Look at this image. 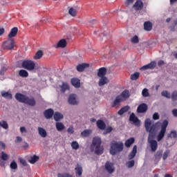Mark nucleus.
I'll return each instance as SVG.
<instances>
[{"mask_svg": "<svg viewBox=\"0 0 177 177\" xmlns=\"http://www.w3.org/2000/svg\"><path fill=\"white\" fill-rule=\"evenodd\" d=\"M157 124H160V122H156L152 124L150 119H146L145 122V129L147 132H149L148 143L149 144L151 150L153 153L157 151V149H158V142L154 140L156 133H157Z\"/></svg>", "mask_w": 177, "mask_h": 177, "instance_id": "f257e3e1", "label": "nucleus"}, {"mask_svg": "<svg viewBox=\"0 0 177 177\" xmlns=\"http://www.w3.org/2000/svg\"><path fill=\"white\" fill-rule=\"evenodd\" d=\"M15 99L20 103H24L25 104H27V106H30L31 107H34V106L37 104V101L34 97H28L20 93H17L15 94Z\"/></svg>", "mask_w": 177, "mask_h": 177, "instance_id": "f03ea898", "label": "nucleus"}, {"mask_svg": "<svg viewBox=\"0 0 177 177\" xmlns=\"http://www.w3.org/2000/svg\"><path fill=\"white\" fill-rule=\"evenodd\" d=\"M91 151H94L97 156H102L104 151V148L102 146V139L95 137L93 139V142L91 145Z\"/></svg>", "mask_w": 177, "mask_h": 177, "instance_id": "7ed1b4c3", "label": "nucleus"}, {"mask_svg": "<svg viewBox=\"0 0 177 177\" xmlns=\"http://www.w3.org/2000/svg\"><path fill=\"white\" fill-rule=\"evenodd\" d=\"M124 150V143L122 142L113 141L111 144L110 154L115 156L117 153H121Z\"/></svg>", "mask_w": 177, "mask_h": 177, "instance_id": "20e7f679", "label": "nucleus"}, {"mask_svg": "<svg viewBox=\"0 0 177 177\" xmlns=\"http://www.w3.org/2000/svg\"><path fill=\"white\" fill-rule=\"evenodd\" d=\"M167 127H168V120H164L161 126L160 131L157 136L158 142H161V140L164 139V136H165V132H167Z\"/></svg>", "mask_w": 177, "mask_h": 177, "instance_id": "39448f33", "label": "nucleus"}, {"mask_svg": "<svg viewBox=\"0 0 177 177\" xmlns=\"http://www.w3.org/2000/svg\"><path fill=\"white\" fill-rule=\"evenodd\" d=\"M21 66L28 71L35 70V62L32 60H24L22 62Z\"/></svg>", "mask_w": 177, "mask_h": 177, "instance_id": "423d86ee", "label": "nucleus"}, {"mask_svg": "<svg viewBox=\"0 0 177 177\" xmlns=\"http://www.w3.org/2000/svg\"><path fill=\"white\" fill-rule=\"evenodd\" d=\"M2 48L4 50H12L15 49V39H8L3 43Z\"/></svg>", "mask_w": 177, "mask_h": 177, "instance_id": "0eeeda50", "label": "nucleus"}, {"mask_svg": "<svg viewBox=\"0 0 177 177\" xmlns=\"http://www.w3.org/2000/svg\"><path fill=\"white\" fill-rule=\"evenodd\" d=\"M161 95L164 97H167V99H171L172 102H176L177 101V91H174L171 95V93L168 92L167 91H163L161 92Z\"/></svg>", "mask_w": 177, "mask_h": 177, "instance_id": "6e6552de", "label": "nucleus"}, {"mask_svg": "<svg viewBox=\"0 0 177 177\" xmlns=\"http://www.w3.org/2000/svg\"><path fill=\"white\" fill-rule=\"evenodd\" d=\"M69 104L72 106H77L80 102L77 100V95L75 94H71L68 99Z\"/></svg>", "mask_w": 177, "mask_h": 177, "instance_id": "1a4fd4ad", "label": "nucleus"}, {"mask_svg": "<svg viewBox=\"0 0 177 177\" xmlns=\"http://www.w3.org/2000/svg\"><path fill=\"white\" fill-rule=\"evenodd\" d=\"M104 168L109 174H113V172L115 171V168H114V165L109 161H106V162L105 163Z\"/></svg>", "mask_w": 177, "mask_h": 177, "instance_id": "9d476101", "label": "nucleus"}, {"mask_svg": "<svg viewBox=\"0 0 177 177\" xmlns=\"http://www.w3.org/2000/svg\"><path fill=\"white\" fill-rule=\"evenodd\" d=\"M149 107L147 106V104L145 103H142L138 106L137 113H146Z\"/></svg>", "mask_w": 177, "mask_h": 177, "instance_id": "9b49d317", "label": "nucleus"}, {"mask_svg": "<svg viewBox=\"0 0 177 177\" xmlns=\"http://www.w3.org/2000/svg\"><path fill=\"white\" fill-rule=\"evenodd\" d=\"M53 114H55V111L52 109H47L44 112V115L46 120H50L53 117Z\"/></svg>", "mask_w": 177, "mask_h": 177, "instance_id": "f8f14e48", "label": "nucleus"}, {"mask_svg": "<svg viewBox=\"0 0 177 177\" xmlns=\"http://www.w3.org/2000/svg\"><path fill=\"white\" fill-rule=\"evenodd\" d=\"M129 121L134 123L135 125H139L140 124V120H139V118L133 113L130 115Z\"/></svg>", "mask_w": 177, "mask_h": 177, "instance_id": "ddd939ff", "label": "nucleus"}, {"mask_svg": "<svg viewBox=\"0 0 177 177\" xmlns=\"http://www.w3.org/2000/svg\"><path fill=\"white\" fill-rule=\"evenodd\" d=\"M71 84L75 88H80L81 86V80L78 78H72L71 80Z\"/></svg>", "mask_w": 177, "mask_h": 177, "instance_id": "4468645a", "label": "nucleus"}, {"mask_svg": "<svg viewBox=\"0 0 177 177\" xmlns=\"http://www.w3.org/2000/svg\"><path fill=\"white\" fill-rule=\"evenodd\" d=\"M55 48H56L57 49L58 48H66V46H67V41L64 39H62L61 40L59 41V42L57 43V44L56 46H54Z\"/></svg>", "mask_w": 177, "mask_h": 177, "instance_id": "2eb2a0df", "label": "nucleus"}, {"mask_svg": "<svg viewBox=\"0 0 177 177\" xmlns=\"http://www.w3.org/2000/svg\"><path fill=\"white\" fill-rule=\"evenodd\" d=\"M106 74H107V68L105 67H102L98 70L97 77L100 78L102 77H106Z\"/></svg>", "mask_w": 177, "mask_h": 177, "instance_id": "dca6fc26", "label": "nucleus"}, {"mask_svg": "<svg viewBox=\"0 0 177 177\" xmlns=\"http://www.w3.org/2000/svg\"><path fill=\"white\" fill-rule=\"evenodd\" d=\"M18 31H19V28H17V27L12 28L10 33L8 34V39H12L14 37L17 36Z\"/></svg>", "mask_w": 177, "mask_h": 177, "instance_id": "f3484780", "label": "nucleus"}, {"mask_svg": "<svg viewBox=\"0 0 177 177\" xmlns=\"http://www.w3.org/2000/svg\"><path fill=\"white\" fill-rule=\"evenodd\" d=\"M75 171L76 176H82V172L84 170L82 169V166L80 165V164L77 165V166L75 168Z\"/></svg>", "mask_w": 177, "mask_h": 177, "instance_id": "a211bd4d", "label": "nucleus"}, {"mask_svg": "<svg viewBox=\"0 0 177 177\" xmlns=\"http://www.w3.org/2000/svg\"><path fill=\"white\" fill-rule=\"evenodd\" d=\"M97 128L100 129L101 131H104L106 129V123H104V121L102 120H98L96 122Z\"/></svg>", "mask_w": 177, "mask_h": 177, "instance_id": "6ab92c4d", "label": "nucleus"}, {"mask_svg": "<svg viewBox=\"0 0 177 177\" xmlns=\"http://www.w3.org/2000/svg\"><path fill=\"white\" fill-rule=\"evenodd\" d=\"M100 78V79L98 82L99 86H103V85H106V84H109V79L106 76H104Z\"/></svg>", "mask_w": 177, "mask_h": 177, "instance_id": "aec40b11", "label": "nucleus"}, {"mask_svg": "<svg viewBox=\"0 0 177 177\" xmlns=\"http://www.w3.org/2000/svg\"><path fill=\"white\" fill-rule=\"evenodd\" d=\"M136 153H138V147L136 145H134L131 152L129 155V159L132 160V158H135Z\"/></svg>", "mask_w": 177, "mask_h": 177, "instance_id": "412c9836", "label": "nucleus"}, {"mask_svg": "<svg viewBox=\"0 0 177 177\" xmlns=\"http://www.w3.org/2000/svg\"><path fill=\"white\" fill-rule=\"evenodd\" d=\"M86 67H89V64H79L77 66L76 70H77V71H79V73H82V71H84V70H85V68H86Z\"/></svg>", "mask_w": 177, "mask_h": 177, "instance_id": "4be33fe9", "label": "nucleus"}, {"mask_svg": "<svg viewBox=\"0 0 177 177\" xmlns=\"http://www.w3.org/2000/svg\"><path fill=\"white\" fill-rule=\"evenodd\" d=\"M144 30L145 31H151L153 30V24L150 21H145L144 23Z\"/></svg>", "mask_w": 177, "mask_h": 177, "instance_id": "5701e85b", "label": "nucleus"}, {"mask_svg": "<svg viewBox=\"0 0 177 177\" xmlns=\"http://www.w3.org/2000/svg\"><path fill=\"white\" fill-rule=\"evenodd\" d=\"M122 102L121 96L118 95L113 102L111 104V107H116V106H120V103Z\"/></svg>", "mask_w": 177, "mask_h": 177, "instance_id": "b1692460", "label": "nucleus"}, {"mask_svg": "<svg viewBox=\"0 0 177 177\" xmlns=\"http://www.w3.org/2000/svg\"><path fill=\"white\" fill-rule=\"evenodd\" d=\"M1 95L2 97H4V99H8L9 100H10L12 98V93L8 91H2L1 92Z\"/></svg>", "mask_w": 177, "mask_h": 177, "instance_id": "393cba45", "label": "nucleus"}, {"mask_svg": "<svg viewBox=\"0 0 177 177\" xmlns=\"http://www.w3.org/2000/svg\"><path fill=\"white\" fill-rule=\"evenodd\" d=\"M38 132H39V135L41 138H46V136H48V133L46 132V130H45V129L42 127H38Z\"/></svg>", "mask_w": 177, "mask_h": 177, "instance_id": "a878e982", "label": "nucleus"}, {"mask_svg": "<svg viewBox=\"0 0 177 177\" xmlns=\"http://www.w3.org/2000/svg\"><path fill=\"white\" fill-rule=\"evenodd\" d=\"M133 7L136 8L137 10H142V9H143V2L140 0H138Z\"/></svg>", "mask_w": 177, "mask_h": 177, "instance_id": "bb28decb", "label": "nucleus"}, {"mask_svg": "<svg viewBox=\"0 0 177 177\" xmlns=\"http://www.w3.org/2000/svg\"><path fill=\"white\" fill-rule=\"evenodd\" d=\"M133 143H135V138L131 137L126 140L124 142V146H126L127 148H129L131 146H132V145H133Z\"/></svg>", "mask_w": 177, "mask_h": 177, "instance_id": "cd10ccee", "label": "nucleus"}, {"mask_svg": "<svg viewBox=\"0 0 177 177\" xmlns=\"http://www.w3.org/2000/svg\"><path fill=\"white\" fill-rule=\"evenodd\" d=\"M130 109L131 107H129V106H123L121 109L118 111V114H119V115H122L124 113L128 112Z\"/></svg>", "mask_w": 177, "mask_h": 177, "instance_id": "c85d7f7f", "label": "nucleus"}, {"mask_svg": "<svg viewBox=\"0 0 177 177\" xmlns=\"http://www.w3.org/2000/svg\"><path fill=\"white\" fill-rule=\"evenodd\" d=\"M63 115L60 113L59 112H55L54 113V120L55 121H60L61 120H63Z\"/></svg>", "mask_w": 177, "mask_h": 177, "instance_id": "c756f323", "label": "nucleus"}, {"mask_svg": "<svg viewBox=\"0 0 177 177\" xmlns=\"http://www.w3.org/2000/svg\"><path fill=\"white\" fill-rule=\"evenodd\" d=\"M19 77H22V78H27L28 77V72L24 69H21L19 72Z\"/></svg>", "mask_w": 177, "mask_h": 177, "instance_id": "7c9ffc66", "label": "nucleus"}, {"mask_svg": "<svg viewBox=\"0 0 177 177\" xmlns=\"http://www.w3.org/2000/svg\"><path fill=\"white\" fill-rule=\"evenodd\" d=\"M92 133V130L86 129L81 133L82 138H88Z\"/></svg>", "mask_w": 177, "mask_h": 177, "instance_id": "2f4dec72", "label": "nucleus"}, {"mask_svg": "<svg viewBox=\"0 0 177 177\" xmlns=\"http://www.w3.org/2000/svg\"><path fill=\"white\" fill-rule=\"evenodd\" d=\"M119 96H120V99H128V97H129V91L124 90Z\"/></svg>", "mask_w": 177, "mask_h": 177, "instance_id": "473e14b6", "label": "nucleus"}, {"mask_svg": "<svg viewBox=\"0 0 177 177\" xmlns=\"http://www.w3.org/2000/svg\"><path fill=\"white\" fill-rule=\"evenodd\" d=\"M38 160H39V157L37 156L36 155H34L33 156H31L30 158L28 161L30 164H35V162H37V161H38Z\"/></svg>", "mask_w": 177, "mask_h": 177, "instance_id": "72a5a7b5", "label": "nucleus"}, {"mask_svg": "<svg viewBox=\"0 0 177 177\" xmlns=\"http://www.w3.org/2000/svg\"><path fill=\"white\" fill-rule=\"evenodd\" d=\"M157 66V63L156 62H151V63L147 64V68L148 70H153V68H156Z\"/></svg>", "mask_w": 177, "mask_h": 177, "instance_id": "f704fd0d", "label": "nucleus"}, {"mask_svg": "<svg viewBox=\"0 0 177 177\" xmlns=\"http://www.w3.org/2000/svg\"><path fill=\"white\" fill-rule=\"evenodd\" d=\"M44 56V53L42 50H38L36 53L35 55L34 56V59L35 60H38L41 59Z\"/></svg>", "mask_w": 177, "mask_h": 177, "instance_id": "c9c22d12", "label": "nucleus"}, {"mask_svg": "<svg viewBox=\"0 0 177 177\" xmlns=\"http://www.w3.org/2000/svg\"><path fill=\"white\" fill-rule=\"evenodd\" d=\"M0 158L3 161H8V160H9V155L4 151H2L0 156Z\"/></svg>", "mask_w": 177, "mask_h": 177, "instance_id": "e433bc0d", "label": "nucleus"}, {"mask_svg": "<svg viewBox=\"0 0 177 177\" xmlns=\"http://www.w3.org/2000/svg\"><path fill=\"white\" fill-rule=\"evenodd\" d=\"M64 128H65V127H64V124H63V123H62V122H57L56 123V129L59 132L63 131V129H64Z\"/></svg>", "mask_w": 177, "mask_h": 177, "instance_id": "4c0bfd02", "label": "nucleus"}, {"mask_svg": "<svg viewBox=\"0 0 177 177\" xmlns=\"http://www.w3.org/2000/svg\"><path fill=\"white\" fill-rule=\"evenodd\" d=\"M71 146L73 150H78L80 149V144L77 141L72 142Z\"/></svg>", "mask_w": 177, "mask_h": 177, "instance_id": "58836bf2", "label": "nucleus"}, {"mask_svg": "<svg viewBox=\"0 0 177 177\" xmlns=\"http://www.w3.org/2000/svg\"><path fill=\"white\" fill-rule=\"evenodd\" d=\"M0 127L3 128V129H9V124H8V122L3 120L0 122Z\"/></svg>", "mask_w": 177, "mask_h": 177, "instance_id": "ea45409f", "label": "nucleus"}, {"mask_svg": "<svg viewBox=\"0 0 177 177\" xmlns=\"http://www.w3.org/2000/svg\"><path fill=\"white\" fill-rule=\"evenodd\" d=\"M139 75H140L139 72H136L131 75L130 78L132 80V81H136V80L139 78Z\"/></svg>", "mask_w": 177, "mask_h": 177, "instance_id": "a19ab883", "label": "nucleus"}, {"mask_svg": "<svg viewBox=\"0 0 177 177\" xmlns=\"http://www.w3.org/2000/svg\"><path fill=\"white\" fill-rule=\"evenodd\" d=\"M68 13L73 17H75L77 16V10L74 9V8H71L68 10Z\"/></svg>", "mask_w": 177, "mask_h": 177, "instance_id": "79ce46f5", "label": "nucleus"}, {"mask_svg": "<svg viewBox=\"0 0 177 177\" xmlns=\"http://www.w3.org/2000/svg\"><path fill=\"white\" fill-rule=\"evenodd\" d=\"M154 156L156 160H161V157H162V151H158Z\"/></svg>", "mask_w": 177, "mask_h": 177, "instance_id": "37998d69", "label": "nucleus"}, {"mask_svg": "<svg viewBox=\"0 0 177 177\" xmlns=\"http://www.w3.org/2000/svg\"><path fill=\"white\" fill-rule=\"evenodd\" d=\"M61 89L62 92H66L67 89H70V86L67 83H63L61 86Z\"/></svg>", "mask_w": 177, "mask_h": 177, "instance_id": "c03bdc74", "label": "nucleus"}, {"mask_svg": "<svg viewBox=\"0 0 177 177\" xmlns=\"http://www.w3.org/2000/svg\"><path fill=\"white\" fill-rule=\"evenodd\" d=\"M142 95L144 97H149V96H150V93H149V89L144 88L142 91Z\"/></svg>", "mask_w": 177, "mask_h": 177, "instance_id": "a18cd8bd", "label": "nucleus"}, {"mask_svg": "<svg viewBox=\"0 0 177 177\" xmlns=\"http://www.w3.org/2000/svg\"><path fill=\"white\" fill-rule=\"evenodd\" d=\"M168 138H171L174 139H176L177 138V132L176 131H171L170 133L168 135Z\"/></svg>", "mask_w": 177, "mask_h": 177, "instance_id": "49530a36", "label": "nucleus"}, {"mask_svg": "<svg viewBox=\"0 0 177 177\" xmlns=\"http://www.w3.org/2000/svg\"><path fill=\"white\" fill-rule=\"evenodd\" d=\"M131 44H139V37H138V35L133 36L131 39Z\"/></svg>", "mask_w": 177, "mask_h": 177, "instance_id": "de8ad7c7", "label": "nucleus"}, {"mask_svg": "<svg viewBox=\"0 0 177 177\" xmlns=\"http://www.w3.org/2000/svg\"><path fill=\"white\" fill-rule=\"evenodd\" d=\"M57 177H73V175L69 173H58Z\"/></svg>", "mask_w": 177, "mask_h": 177, "instance_id": "09e8293b", "label": "nucleus"}, {"mask_svg": "<svg viewBox=\"0 0 177 177\" xmlns=\"http://www.w3.org/2000/svg\"><path fill=\"white\" fill-rule=\"evenodd\" d=\"M11 169H17V163L15 160H12L10 163Z\"/></svg>", "mask_w": 177, "mask_h": 177, "instance_id": "8fccbe9b", "label": "nucleus"}, {"mask_svg": "<svg viewBox=\"0 0 177 177\" xmlns=\"http://www.w3.org/2000/svg\"><path fill=\"white\" fill-rule=\"evenodd\" d=\"M168 156H169V150H166L162 156V158L163 160H167V158H168Z\"/></svg>", "mask_w": 177, "mask_h": 177, "instance_id": "3c124183", "label": "nucleus"}, {"mask_svg": "<svg viewBox=\"0 0 177 177\" xmlns=\"http://www.w3.org/2000/svg\"><path fill=\"white\" fill-rule=\"evenodd\" d=\"M127 165L129 168H132L135 165V160H131L127 162Z\"/></svg>", "mask_w": 177, "mask_h": 177, "instance_id": "603ef678", "label": "nucleus"}, {"mask_svg": "<svg viewBox=\"0 0 177 177\" xmlns=\"http://www.w3.org/2000/svg\"><path fill=\"white\" fill-rule=\"evenodd\" d=\"M153 120H160V115H158V113H154L153 115Z\"/></svg>", "mask_w": 177, "mask_h": 177, "instance_id": "864d4df0", "label": "nucleus"}, {"mask_svg": "<svg viewBox=\"0 0 177 177\" xmlns=\"http://www.w3.org/2000/svg\"><path fill=\"white\" fill-rule=\"evenodd\" d=\"M67 132H68L71 134L74 133V127H73V126H71L68 127Z\"/></svg>", "mask_w": 177, "mask_h": 177, "instance_id": "5fc2aeb1", "label": "nucleus"}, {"mask_svg": "<svg viewBox=\"0 0 177 177\" xmlns=\"http://www.w3.org/2000/svg\"><path fill=\"white\" fill-rule=\"evenodd\" d=\"M6 145L4 144L3 142L0 141V149L1 150H5Z\"/></svg>", "mask_w": 177, "mask_h": 177, "instance_id": "6e6d98bb", "label": "nucleus"}, {"mask_svg": "<svg viewBox=\"0 0 177 177\" xmlns=\"http://www.w3.org/2000/svg\"><path fill=\"white\" fill-rule=\"evenodd\" d=\"M6 160H3L2 159L0 160V167H1L2 168H5V164H6V162H5Z\"/></svg>", "mask_w": 177, "mask_h": 177, "instance_id": "4d7b16f0", "label": "nucleus"}, {"mask_svg": "<svg viewBox=\"0 0 177 177\" xmlns=\"http://www.w3.org/2000/svg\"><path fill=\"white\" fill-rule=\"evenodd\" d=\"M113 131V127H109L106 129V133H110Z\"/></svg>", "mask_w": 177, "mask_h": 177, "instance_id": "13d9d810", "label": "nucleus"}, {"mask_svg": "<svg viewBox=\"0 0 177 177\" xmlns=\"http://www.w3.org/2000/svg\"><path fill=\"white\" fill-rule=\"evenodd\" d=\"M21 140H23V138H21V137L17 136V140H15V143H19L21 142Z\"/></svg>", "mask_w": 177, "mask_h": 177, "instance_id": "bf43d9fd", "label": "nucleus"}, {"mask_svg": "<svg viewBox=\"0 0 177 177\" xmlns=\"http://www.w3.org/2000/svg\"><path fill=\"white\" fill-rule=\"evenodd\" d=\"M20 131L21 132V133H24V132H25V133H27V130L26 129V127H22L20 128Z\"/></svg>", "mask_w": 177, "mask_h": 177, "instance_id": "052dcab7", "label": "nucleus"}, {"mask_svg": "<svg viewBox=\"0 0 177 177\" xmlns=\"http://www.w3.org/2000/svg\"><path fill=\"white\" fill-rule=\"evenodd\" d=\"M172 114L174 117H177V109H174L172 110Z\"/></svg>", "mask_w": 177, "mask_h": 177, "instance_id": "680f3d73", "label": "nucleus"}, {"mask_svg": "<svg viewBox=\"0 0 177 177\" xmlns=\"http://www.w3.org/2000/svg\"><path fill=\"white\" fill-rule=\"evenodd\" d=\"M20 162H21V164L24 165V166L27 165V162H26V160H24V159H21Z\"/></svg>", "mask_w": 177, "mask_h": 177, "instance_id": "e2e57ef3", "label": "nucleus"}, {"mask_svg": "<svg viewBox=\"0 0 177 177\" xmlns=\"http://www.w3.org/2000/svg\"><path fill=\"white\" fill-rule=\"evenodd\" d=\"M133 1L135 0H127L126 3L127 5H131V3H133Z\"/></svg>", "mask_w": 177, "mask_h": 177, "instance_id": "0e129e2a", "label": "nucleus"}, {"mask_svg": "<svg viewBox=\"0 0 177 177\" xmlns=\"http://www.w3.org/2000/svg\"><path fill=\"white\" fill-rule=\"evenodd\" d=\"M141 71L148 70L147 65H144L142 67L140 68Z\"/></svg>", "mask_w": 177, "mask_h": 177, "instance_id": "69168bd1", "label": "nucleus"}, {"mask_svg": "<svg viewBox=\"0 0 177 177\" xmlns=\"http://www.w3.org/2000/svg\"><path fill=\"white\" fill-rule=\"evenodd\" d=\"M23 147L25 149H28V143L27 142H24V145L23 146Z\"/></svg>", "mask_w": 177, "mask_h": 177, "instance_id": "338daca9", "label": "nucleus"}, {"mask_svg": "<svg viewBox=\"0 0 177 177\" xmlns=\"http://www.w3.org/2000/svg\"><path fill=\"white\" fill-rule=\"evenodd\" d=\"M162 64H164V62L162 60H160L158 62V66H162Z\"/></svg>", "mask_w": 177, "mask_h": 177, "instance_id": "774afa93", "label": "nucleus"}]
</instances>
